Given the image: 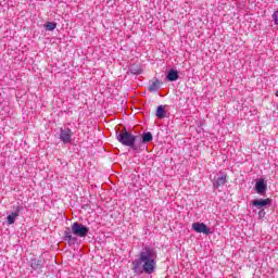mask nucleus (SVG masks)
Masks as SVG:
<instances>
[{
    "label": "nucleus",
    "mask_w": 278,
    "mask_h": 278,
    "mask_svg": "<svg viewBox=\"0 0 278 278\" xmlns=\"http://www.w3.org/2000/svg\"><path fill=\"white\" fill-rule=\"evenodd\" d=\"M157 260V253H155V250H153L150 247H146L140 253H139V260H135L131 264V270L136 273L137 275H142V273H146L147 275H152V273H155V266L157 263L155 262Z\"/></svg>",
    "instance_id": "f257e3e1"
},
{
    "label": "nucleus",
    "mask_w": 278,
    "mask_h": 278,
    "mask_svg": "<svg viewBox=\"0 0 278 278\" xmlns=\"http://www.w3.org/2000/svg\"><path fill=\"white\" fill-rule=\"evenodd\" d=\"M117 140L121 144H124V147H130V149L136 151V140H138V137L131 135V132H128L127 130L119 132L117 135Z\"/></svg>",
    "instance_id": "f03ea898"
},
{
    "label": "nucleus",
    "mask_w": 278,
    "mask_h": 278,
    "mask_svg": "<svg viewBox=\"0 0 278 278\" xmlns=\"http://www.w3.org/2000/svg\"><path fill=\"white\" fill-rule=\"evenodd\" d=\"M88 231H90V228L84 226V224L74 223L72 224V233L74 236H78V238H86L88 236Z\"/></svg>",
    "instance_id": "7ed1b4c3"
},
{
    "label": "nucleus",
    "mask_w": 278,
    "mask_h": 278,
    "mask_svg": "<svg viewBox=\"0 0 278 278\" xmlns=\"http://www.w3.org/2000/svg\"><path fill=\"white\" fill-rule=\"evenodd\" d=\"M191 227L195 233H204V236L212 233V230L204 223H193Z\"/></svg>",
    "instance_id": "20e7f679"
},
{
    "label": "nucleus",
    "mask_w": 278,
    "mask_h": 278,
    "mask_svg": "<svg viewBox=\"0 0 278 278\" xmlns=\"http://www.w3.org/2000/svg\"><path fill=\"white\" fill-rule=\"evenodd\" d=\"M71 138H73V131L70 128L61 129L60 140H62L64 144H68Z\"/></svg>",
    "instance_id": "39448f33"
},
{
    "label": "nucleus",
    "mask_w": 278,
    "mask_h": 278,
    "mask_svg": "<svg viewBox=\"0 0 278 278\" xmlns=\"http://www.w3.org/2000/svg\"><path fill=\"white\" fill-rule=\"evenodd\" d=\"M266 184L264 182V178H261L255 184V191L257 194H266Z\"/></svg>",
    "instance_id": "423d86ee"
},
{
    "label": "nucleus",
    "mask_w": 278,
    "mask_h": 278,
    "mask_svg": "<svg viewBox=\"0 0 278 278\" xmlns=\"http://www.w3.org/2000/svg\"><path fill=\"white\" fill-rule=\"evenodd\" d=\"M252 205L254 207H266V205H270V199H260L252 201Z\"/></svg>",
    "instance_id": "0eeeda50"
},
{
    "label": "nucleus",
    "mask_w": 278,
    "mask_h": 278,
    "mask_svg": "<svg viewBox=\"0 0 278 278\" xmlns=\"http://www.w3.org/2000/svg\"><path fill=\"white\" fill-rule=\"evenodd\" d=\"M42 266H45V263L40 258H33L30 261V268H33V270H38L39 268H42Z\"/></svg>",
    "instance_id": "6e6552de"
},
{
    "label": "nucleus",
    "mask_w": 278,
    "mask_h": 278,
    "mask_svg": "<svg viewBox=\"0 0 278 278\" xmlns=\"http://www.w3.org/2000/svg\"><path fill=\"white\" fill-rule=\"evenodd\" d=\"M160 86H162V81H160L157 78H154L151 80L149 90L150 92H155L156 90H160Z\"/></svg>",
    "instance_id": "1a4fd4ad"
},
{
    "label": "nucleus",
    "mask_w": 278,
    "mask_h": 278,
    "mask_svg": "<svg viewBox=\"0 0 278 278\" xmlns=\"http://www.w3.org/2000/svg\"><path fill=\"white\" fill-rule=\"evenodd\" d=\"M166 78L168 81H177V79H179V72L175 70H169Z\"/></svg>",
    "instance_id": "9d476101"
},
{
    "label": "nucleus",
    "mask_w": 278,
    "mask_h": 278,
    "mask_svg": "<svg viewBox=\"0 0 278 278\" xmlns=\"http://www.w3.org/2000/svg\"><path fill=\"white\" fill-rule=\"evenodd\" d=\"M227 184V174H224L219 178H217L214 182V188H220Z\"/></svg>",
    "instance_id": "9b49d317"
},
{
    "label": "nucleus",
    "mask_w": 278,
    "mask_h": 278,
    "mask_svg": "<svg viewBox=\"0 0 278 278\" xmlns=\"http://www.w3.org/2000/svg\"><path fill=\"white\" fill-rule=\"evenodd\" d=\"M156 116H157V118H164L166 116V106H164V105L157 106Z\"/></svg>",
    "instance_id": "f8f14e48"
},
{
    "label": "nucleus",
    "mask_w": 278,
    "mask_h": 278,
    "mask_svg": "<svg viewBox=\"0 0 278 278\" xmlns=\"http://www.w3.org/2000/svg\"><path fill=\"white\" fill-rule=\"evenodd\" d=\"M16 218H18V212H13L11 215L7 217L9 225H14L16 223Z\"/></svg>",
    "instance_id": "ddd939ff"
},
{
    "label": "nucleus",
    "mask_w": 278,
    "mask_h": 278,
    "mask_svg": "<svg viewBox=\"0 0 278 278\" xmlns=\"http://www.w3.org/2000/svg\"><path fill=\"white\" fill-rule=\"evenodd\" d=\"M64 240H68V242H75L77 239L73 237V232H71V229L67 228L64 232Z\"/></svg>",
    "instance_id": "4468645a"
},
{
    "label": "nucleus",
    "mask_w": 278,
    "mask_h": 278,
    "mask_svg": "<svg viewBox=\"0 0 278 278\" xmlns=\"http://www.w3.org/2000/svg\"><path fill=\"white\" fill-rule=\"evenodd\" d=\"M151 140H153V135L151 132H146L142 135L143 143L151 142Z\"/></svg>",
    "instance_id": "2eb2a0df"
},
{
    "label": "nucleus",
    "mask_w": 278,
    "mask_h": 278,
    "mask_svg": "<svg viewBox=\"0 0 278 278\" xmlns=\"http://www.w3.org/2000/svg\"><path fill=\"white\" fill-rule=\"evenodd\" d=\"M55 27H58V24L56 23H53V22H48L46 24V29L48 31H53V29H55Z\"/></svg>",
    "instance_id": "dca6fc26"
},
{
    "label": "nucleus",
    "mask_w": 278,
    "mask_h": 278,
    "mask_svg": "<svg viewBox=\"0 0 278 278\" xmlns=\"http://www.w3.org/2000/svg\"><path fill=\"white\" fill-rule=\"evenodd\" d=\"M273 21H274L275 25H278V11L274 12Z\"/></svg>",
    "instance_id": "f3484780"
}]
</instances>
